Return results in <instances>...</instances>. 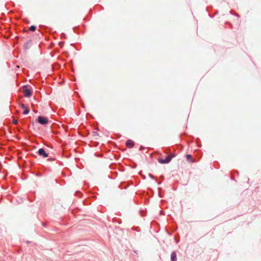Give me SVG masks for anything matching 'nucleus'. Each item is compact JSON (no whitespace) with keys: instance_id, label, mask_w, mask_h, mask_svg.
<instances>
[{"instance_id":"1","label":"nucleus","mask_w":261,"mask_h":261,"mask_svg":"<svg viewBox=\"0 0 261 261\" xmlns=\"http://www.w3.org/2000/svg\"><path fill=\"white\" fill-rule=\"evenodd\" d=\"M46 171V168L43 165H39L35 168V171L32 173L34 174L36 176L41 177L43 173Z\"/></svg>"},{"instance_id":"2","label":"nucleus","mask_w":261,"mask_h":261,"mask_svg":"<svg viewBox=\"0 0 261 261\" xmlns=\"http://www.w3.org/2000/svg\"><path fill=\"white\" fill-rule=\"evenodd\" d=\"M176 155V153H173L171 155H167L165 156L164 159L163 158H159L158 161V162L161 164H166L169 163L172 159L175 157Z\"/></svg>"},{"instance_id":"3","label":"nucleus","mask_w":261,"mask_h":261,"mask_svg":"<svg viewBox=\"0 0 261 261\" xmlns=\"http://www.w3.org/2000/svg\"><path fill=\"white\" fill-rule=\"evenodd\" d=\"M36 122L41 125H46L49 123V120L47 117L39 115L36 119Z\"/></svg>"},{"instance_id":"4","label":"nucleus","mask_w":261,"mask_h":261,"mask_svg":"<svg viewBox=\"0 0 261 261\" xmlns=\"http://www.w3.org/2000/svg\"><path fill=\"white\" fill-rule=\"evenodd\" d=\"M37 154L43 158L49 157V153L47 152L44 148H40L37 151Z\"/></svg>"},{"instance_id":"5","label":"nucleus","mask_w":261,"mask_h":261,"mask_svg":"<svg viewBox=\"0 0 261 261\" xmlns=\"http://www.w3.org/2000/svg\"><path fill=\"white\" fill-rule=\"evenodd\" d=\"M206 11L208 13V16L211 18H213L218 13V10H213V8L211 7H207L206 8Z\"/></svg>"},{"instance_id":"6","label":"nucleus","mask_w":261,"mask_h":261,"mask_svg":"<svg viewBox=\"0 0 261 261\" xmlns=\"http://www.w3.org/2000/svg\"><path fill=\"white\" fill-rule=\"evenodd\" d=\"M33 90L31 87H27L24 90V95L26 97H30L32 95Z\"/></svg>"},{"instance_id":"7","label":"nucleus","mask_w":261,"mask_h":261,"mask_svg":"<svg viewBox=\"0 0 261 261\" xmlns=\"http://www.w3.org/2000/svg\"><path fill=\"white\" fill-rule=\"evenodd\" d=\"M126 146L129 148H133L135 145L134 141L130 139H128L125 143Z\"/></svg>"},{"instance_id":"8","label":"nucleus","mask_w":261,"mask_h":261,"mask_svg":"<svg viewBox=\"0 0 261 261\" xmlns=\"http://www.w3.org/2000/svg\"><path fill=\"white\" fill-rule=\"evenodd\" d=\"M170 261H177V254L175 251H173L170 255Z\"/></svg>"},{"instance_id":"9","label":"nucleus","mask_w":261,"mask_h":261,"mask_svg":"<svg viewBox=\"0 0 261 261\" xmlns=\"http://www.w3.org/2000/svg\"><path fill=\"white\" fill-rule=\"evenodd\" d=\"M32 45V41L31 40L27 41L23 45V48L25 50L28 49Z\"/></svg>"},{"instance_id":"10","label":"nucleus","mask_w":261,"mask_h":261,"mask_svg":"<svg viewBox=\"0 0 261 261\" xmlns=\"http://www.w3.org/2000/svg\"><path fill=\"white\" fill-rule=\"evenodd\" d=\"M186 160L188 162H191V163L193 162V161L192 160V156L191 154H186Z\"/></svg>"},{"instance_id":"11","label":"nucleus","mask_w":261,"mask_h":261,"mask_svg":"<svg viewBox=\"0 0 261 261\" xmlns=\"http://www.w3.org/2000/svg\"><path fill=\"white\" fill-rule=\"evenodd\" d=\"M170 229L173 232H175L177 230V226L176 225L173 224L171 226Z\"/></svg>"},{"instance_id":"12","label":"nucleus","mask_w":261,"mask_h":261,"mask_svg":"<svg viewBox=\"0 0 261 261\" xmlns=\"http://www.w3.org/2000/svg\"><path fill=\"white\" fill-rule=\"evenodd\" d=\"M75 196L81 197L83 196L82 193L80 191H76L74 194Z\"/></svg>"},{"instance_id":"13","label":"nucleus","mask_w":261,"mask_h":261,"mask_svg":"<svg viewBox=\"0 0 261 261\" xmlns=\"http://www.w3.org/2000/svg\"><path fill=\"white\" fill-rule=\"evenodd\" d=\"M139 213L141 217H144L146 215V212L144 210H140L139 211Z\"/></svg>"},{"instance_id":"14","label":"nucleus","mask_w":261,"mask_h":261,"mask_svg":"<svg viewBox=\"0 0 261 261\" xmlns=\"http://www.w3.org/2000/svg\"><path fill=\"white\" fill-rule=\"evenodd\" d=\"M83 205H88L91 204V202L88 199H85L83 201Z\"/></svg>"},{"instance_id":"15","label":"nucleus","mask_w":261,"mask_h":261,"mask_svg":"<svg viewBox=\"0 0 261 261\" xmlns=\"http://www.w3.org/2000/svg\"><path fill=\"white\" fill-rule=\"evenodd\" d=\"M36 29H37V27L35 25H32L30 27V30L32 32L35 31L36 30Z\"/></svg>"},{"instance_id":"16","label":"nucleus","mask_w":261,"mask_h":261,"mask_svg":"<svg viewBox=\"0 0 261 261\" xmlns=\"http://www.w3.org/2000/svg\"><path fill=\"white\" fill-rule=\"evenodd\" d=\"M113 222L118 223V224H120L122 223V220L120 219L115 218L113 219Z\"/></svg>"},{"instance_id":"17","label":"nucleus","mask_w":261,"mask_h":261,"mask_svg":"<svg viewBox=\"0 0 261 261\" xmlns=\"http://www.w3.org/2000/svg\"><path fill=\"white\" fill-rule=\"evenodd\" d=\"M30 112V109L29 108H27L25 110H24L22 113V114L24 115H28Z\"/></svg>"},{"instance_id":"18","label":"nucleus","mask_w":261,"mask_h":261,"mask_svg":"<svg viewBox=\"0 0 261 261\" xmlns=\"http://www.w3.org/2000/svg\"><path fill=\"white\" fill-rule=\"evenodd\" d=\"M197 140L196 141V144H197V146L199 147H201L202 146V144H201V142H200V139L199 138H198Z\"/></svg>"},{"instance_id":"19","label":"nucleus","mask_w":261,"mask_h":261,"mask_svg":"<svg viewBox=\"0 0 261 261\" xmlns=\"http://www.w3.org/2000/svg\"><path fill=\"white\" fill-rule=\"evenodd\" d=\"M56 160V158H54V157H49L47 159V161H49V162H53V161H55Z\"/></svg>"},{"instance_id":"20","label":"nucleus","mask_w":261,"mask_h":261,"mask_svg":"<svg viewBox=\"0 0 261 261\" xmlns=\"http://www.w3.org/2000/svg\"><path fill=\"white\" fill-rule=\"evenodd\" d=\"M165 230H166V231L167 233L169 236H172V232H171L166 227H165Z\"/></svg>"},{"instance_id":"21","label":"nucleus","mask_w":261,"mask_h":261,"mask_svg":"<svg viewBox=\"0 0 261 261\" xmlns=\"http://www.w3.org/2000/svg\"><path fill=\"white\" fill-rule=\"evenodd\" d=\"M230 13L231 14H232L233 15H235V16H237L238 17H240V15H239L238 14H234L233 12H232V11H231V10L230 11Z\"/></svg>"},{"instance_id":"22","label":"nucleus","mask_w":261,"mask_h":261,"mask_svg":"<svg viewBox=\"0 0 261 261\" xmlns=\"http://www.w3.org/2000/svg\"><path fill=\"white\" fill-rule=\"evenodd\" d=\"M61 37L62 38H66V34H65L64 33H62L61 34Z\"/></svg>"},{"instance_id":"23","label":"nucleus","mask_w":261,"mask_h":261,"mask_svg":"<svg viewBox=\"0 0 261 261\" xmlns=\"http://www.w3.org/2000/svg\"><path fill=\"white\" fill-rule=\"evenodd\" d=\"M132 229L135 230H136V231H140V229H139V227H134L132 228Z\"/></svg>"},{"instance_id":"24","label":"nucleus","mask_w":261,"mask_h":261,"mask_svg":"<svg viewBox=\"0 0 261 261\" xmlns=\"http://www.w3.org/2000/svg\"><path fill=\"white\" fill-rule=\"evenodd\" d=\"M42 226L44 228H47V224L45 223H42Z\"/></svg>"},{"instance_id":"25","label":"nucleus","mask_w":261,"mask_h":261,"mask_svg":"<svg viewBox=\"0 0 261 261\" xmlns=\"http://www.w3.org/2000/svg\"><path fill=\"white\" fill-rule=\"evenodd\" d=\"M149 177L151 178V179H154V177H153V175L151 174H149Z\"/></svg>"},{"instance_id":"26","label":"nucleus","mask_w":261,"mask_h":261,"mask_svg":"<svg viewBox=\"0 0 261 261\" xmlns=\"http://www.w3.org/2000/svg\"><path fill=\"white\" fill-rule=\"evenodd\" d=\"M174 239H175V242L176 244H178L179 243V240H177L175 238V237H174Z\"/></svg>"},{"instance_id":"27","label":"nucleus","mask_w":261,"mask_h":261,"mask_svg":"<svg viewBox=\"0 0 261 261\" xmlns=\"http://www.w3.org/2000/svg\"><path fill=\"white\" fill-rule=\"evenodd\" d=\"M73 31L74 32H76V30H75L76 29L75 28H73Z\"/></svg>"},{"instance_id":"28","label":"nucleus","mask_w":261,"mask_h":261,"mask_svg":"<svg viewBox=\"0 0 261 261\" xmlns=\"http://www.w3.org/2000/svg\"><path fill=\"white\" fill-rule=\"evenodd\" d=\"M134 252L135 253H137V250H134Z\"/></svg>"},{"instance_id":"29","label":"nucleus","mask_w":261,"mask_h":261,"mask_svg":"<svg viewBox=\"0 0 261 261\" xmlns=\"http://www.w3.org/2000/svg\"><path fill=\"white\" fill-rule=\"evenodd\" d=\"M231 178L232 180H234V178L232 177H231Z\"/></svg>"}]
</instances>
